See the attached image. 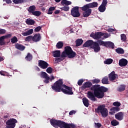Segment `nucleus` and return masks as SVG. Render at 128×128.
<instances>
[{
  "instance_id": "18",
  "label": "nucleus",
  "mask_w": 128,
  "mask_h": 128,
  "mask_svg": "<svg viewBox=\"0 0 128 128\" xmlns=\"http://www.w3.org/2000/svg\"><path fill=\"white\" fill-rule=\"evenodd\" d=\"M15 48H16V50H20L21 52L24 50L26 49L24 46L22 44H19L18 43H17L15 44Z\"/></svg>"
},
{
  "instance_id": "15",
  "label": "nucleus",
  "mask_w": 128,
  "mask_h": 128,
  "mask_svg": "<svg viewBox=\"0 0 128 128\" xmlns=\"http://www.w3.org/2000/svg\"><path fill=\"white\" fill-rule=\"evenodd\" d=\"M124 113L123 112H119L115 114V118H116V120H124Z\"/></svg>"
},
{
  "instance_id": "48",
  "label": "nucleus",
  "mask_w": 128,
  "mask_h": 128,
  "mask_svg": "<svg viewBox=\"0 0 128 128\" xmlns=\"http://www.w3.org/2000/svg\"><path fill=\"white\" fill-rule=\"evenodd\" d=\"M120 108L119 107H112L111 108V110H112L113 112H120Z\"/></svg>"
},
{
  "instance_id": "57",
  "label": "nucleus",
  "mask_w": 128,
  "mask_h": 128,
  "mask_svg": "<svg viewBox=\"0 0 128 128\" xmlns=\"http://www.w3.org/2000/svg\"><path fill=\"white\" fill-rule=\"evenodd\" d=\"M76 114V111L72 110L69 112L70 116H72V114Z\"/></svg>"
},
{
  "instance_id": "24",
  "label": "nucleus",
  "mask_w": 128,
  "mask_h": 128,
  "mask_svg": "<svg viewBox=\"0 0 128 128\" xmlns=\"http://www.w3.org/2000/svg\"><path fill=\"white\" fill-rule=\"evenodd\" d=\"M76 56V52H73L72 50L67 55V56H68V58H74V56Z\"/></svg>"
},
{
  "instance_id": "21",
  "label": "nucleus",
  "mask_w": 128,
  "mask_h": 128,
  "mask_svg": "<svg viewBox=\"0 0 128 128\" xmlns=\"http://www.w3.org/2000/svg\"><path fill=\"white\" fill-rule=\"evenodd\" d=\"M105 46L110 48H114V44L112 42H106Z\"/></svg>"
},
{
  "instance_id": "6",
  "label": "nucleus",
  "mask_w": 128,
  "mask_h": 128,
  "mask_svg": "<svg viewBox=\"0 0 128 128\" xmlns=\"http://www.w3.org/2000/svg\"><path fill=\"white\" fill-rule=\"evenodd\" d=\"M16 123H18V120L14 118H10L6 122V128H14Z\"/></svg>"
},
{
  "instance_id": "23",
  "label": "nucleus",
  "mask_w": 128,
  "mask_h": 128,
  "mask_svg": "<svg viewBox=\"0 0 128 128\" xmlns=\"http://www.w3.org/2000/svg\"><path fill=\"white\" fill-rule=\"evenodd\" d=\"M82 102L84 106H86V108H88V106H90L88 99L86 98H82Z\"/></svg>"
},
{
  "instance_id": "22",
  "label": "nucleus",
  "mask_w": 128,
  "mask_h": 128,
  "mask_svg": "<svg viewBox=\"0 0 128 128\" xmlns=\"http://www.w3.org/2000/svg\"><path fill=\"white\" fill-rule=\"evenodd\" d=\"M26 24H28V26H34V24L36 22L34 21V20L32 19H27L26 20Z\"/></svg>"
},
{
  "instance_id": "50",
  "label": "nucleus",
  "mask_w": 128,
  "mask_h": 128,
  "mask_svg": "<svg viewBox=\"0 0 128 128\" xmlns=\"http://www.w3.org/2000/svg\"><path fill=\"white\" fill-rule=\"evenodd\" d=\"M40 30H42V26H38L34 28V32H40Z\"/></svg>"
},
{
  "instance_id": "41",
  "label": "nucleus",
  "mask_w": 128,
  "mask_h": 128,
  "mask_svg": "<svg viewBox=\"0 0 128 128\" xmlns=\"http://www.w3.org/2000/svg\"><path fill=\"white\" fill-rule=\"evenodd\" d=\"M32 16H40V14H42V12L40 11H35L32 14Z\"/></svg>"
},
{
  "instance_id": "54",
  "label": "nucleus",
  "mask_w": 128,
  "mask_h": 128,
  "mask_svg": "<svg viewBox=\"0 0 128 128\" xmlns=\"http://www.w3.org/2000/svg\"><path fill=\"white\" fill-rule=\"evenodd\" d=\"M83 82H84V80L82 79L80 80L78 82V86H82Z\"/></svg>"
},
{
  "instance_id": "9",
  "label": "nucleus",
  "mask_w": 128,
  "mask_h": 128,
  "mask_svg": "<svg viewBox=\"0 0 128 128\" xmlns=\"http://www.w3.org/2000/svg\"><path fill=\"white\" fill-rule=\"evenodd\" d=\"M72 50V48L70 46H66L64 48V50L62 52V57L66 58L67 55L68 54H70Z\"/></svg>"
},
{
  "instance_id": "33",
  "label": "nucleus",
  "mask_w": 128,
  "mask_h": 128,
  "mask_svg": "<svg viewBox=\"0 0 128 128\" xmlns=\"http://www.w3.org/2000/svg\"><path fill=\"white\" fill-rule=\"evenodd\" d=\"M106 6H104L102 5H100L98 8V10L99 12H104L106 11Z\"/></svg>"
},
{
  "instance_id": "58",
  "label": "nucleus",
  "mask_w": 128,
  "mask_h": 128,
  "mask_svg": "<svg viewBox=\"0 0 128 128\" xmlns=\"http://www.w3.org/2000/svg\"><path fill=\"white\" fill-rule=\"evenodd\" d=\"M4 2H6V4H12V0H3Z\"/></svg>"
},
{
  "instance_id": "29",
  "label": "nucleus",
  "mask_w": 128,
  "mask_h": 128,
  "mask_svg": "<svg viewBox=\"0 0 128 128\" xmlns=\"http://www.w3.org/2000/svg\"><path fill=\"white\" fill-rule=\"evenodd\" d=\"M116 52L120 54H124V50L121 48H118L116 50Z\"/></svg>"
},
{
  "instance_id": "39",
  "label": "nucleus",
  "mask_w": 128,
  "mask_h": 128,
  "mask_svg": "<svg viewBox=\"0 0 128 128\" xmlns=\"http://www.w3.org/2000/svg\"><path fill=\"white\" fill-rule=\"evenodd\" d=\"M92 82V84H100V80L98 78H95L91 80Z\"/></svg>"
},
{
  "instance_id": "51",
  "label": "nucleus",
  "mask_w": 128,
  "mask_h": 128,
  "mask_svg": "<svg viewBox=\"0 0 128 128\" xmlns=\"http://www.w3.org/2000/svg\"><path fill=\"white\" fill-rule=\"evenodd\" d=\"M46 72L48 74H52V67H49L47 68V69L46 70Z\"/></svg>"
},
{
  "instance_id": "46",
  "label": "nucleus",
  "mask_w": 128,
  "mask_h": 128,
  "mask_svg": "<svg viewBox=\"0 0 128 128\" xmlns=\"http://www.w3.org/2000/svg\"><path fill=\"white\" fill-rule=\"evenodd\" d=\"M121 40L122 42H126V36L125 34H122L120 35Z\"/></svg>"
},
{
  "instance_id": "14",
  "label": "nucleus",
  "mask_w": 128,
  "mask_h": 128,
  "mask_svg": "<svg viewBox=\"0 0 128 128\" xmlns=\"http://www.w3.org/2000/svg\"><path fill=\"white\" fill-rule=\"evenodd\" d=\"M92 86V83L90 82H85L82 86L81 87L82 90H86V88H90Z\"/></svg>"
},
{
  "instance_id": "1",
  "label": "nucleus",
  "mask_w": 128,
  "mask_h": 128,
  "mask_svg": "<svg viewBox=\"0 0 128 128\" xmlns=\"http://www.w3.org/2000/svg\"><path fill=\"white\" fill-rule=\"evenodd\" d=\"M91 91L87 92V98H90V100L96 102V98H102L104 96V92H106L108 89V88L101 86L100 84L93 85L90 88Z\"/></svg>"
},
{
  "instance_id": "2",
  "label": "nucleus",
  "mask_w": 128,
  "mask_h": 128,
  "mask_svg": "<svg viewBox=\"0 0 128 128\" xmlns=\"http://www.w3.org/2000/svg\"><path fill=\"white\" fill-rule=\"evenodd\" d=\"M52 88L53 90H54L56 92H62L65 94H68V96L74 94V92H72V88L64 84L62 79H60L56 81V82L54 84L53 86H52Z\"/></svg>"
},
{
  "instance_id": "16",
  "label": "nucleus",
  "mask_w": 128,
  "mask_h": 128,
  "mask_svg": "<svg viewBox=\"0 0 128 128\" xmlns=\"http://www.w3.org/2000/svg\"><path fill=\"white\" fill-rule=\"evenodd\" d=\"M94 42L92 40H87L84 44V48H88L90 46H92Z\"/></svg>"
},
{
  "instance_id": "60",
  "label": "nucleus",
  "mask_w": 128,
  "mask_h": 128,
  "mask_svg": "<svg viewBox=\"0 0 128 128\" xmlns=\"http://www.w3.org/2000/svg\"><path fill=\"white\" fill-rule=\"evenodd\" d=\"M54 80V76H51V78L50 77L49 80H50V82H52V80Z\"/></svg>"
},
{
  "instance_id": "38",
  "label": "nucleus",
  "mask_w": 128,
  "mask_h": 128,
  "mask_svg": "<svg viewBox=\"0 0 128 128\" xmlns=\"http://www.w3.org/2000/svg\"><path fill=\"white\" fill-rule=\"evenodd\" d=\"M12 2H14V4H24V2H26V0H13Z\"/></svg>"
},
{
  "instance_id": "55",
  "label": "nucleus",
  "mask_w": 128,
  "mask_h": 128,
  "mask_svg": "<svg viewBox=\"0 0 128 128\" xmlns=\"http://www.w3.org/2000/svg\"><path fill=\"white\" fill-rule=\"evenodd\" d=\"M108 32H114V29L112 28H109L108 30Z\"/></svg>"
},
{
  "instance_id": "59",
  "label": "nucleus",
  "mask_w": 128,
  "mask_h": 128,
  "mask_svg": "<svg viewBox=\"0 0 128 128\" xmlns=\"http://www.w3.org/2000/svg\"><path fill=\"white\" fill-rule=\"evenodd\" d=\"M60 10H56L54 12V14H60Z\"/></svg>"
},
{
  "instance_id": "12",
  "label": "nucleus",
  "mask_w": 128,
  "mask_h": 128,
  "mask_svg": "<svg viewBox=\"0 0 128 128\" xmlns=\"http://www.w3.org/2000/svg\"><path fill=\"white\" fill-rule=\"evenodd\" d=\"M91 48L94 50L95 52H98L100 50V47L97 42H94L93 45L91 46Z\"/></svg>"
},
{
  "instance_id": "53",
  "label": "nucleus",
  "mask_w": 128,
  "mask_h": 128,
  "mask_svg": "<svg viewBox=\"0 0 128 128\" xmlns=\"http://www.w3.org/2000/svg\"><path fill=\"white\" fill-rule=\"evenodd\" d=\"M6 32V30L4 29H0V34H4Z\"/></svg>"
},
{
  "instance_id": "43",
  "label": "nucleus",
  "mask_w": 128,
  "mask_h": 128,
  "mask_svg": "<svg viewBox=\"0 0 128 128\" xmlns=\"http://www.w3.org/2000/svg\"><path fill=\"white\" fill-rule=\"evenodd\" d=\"M64 58L66 57H62L61 54L60 58H58L56 59V62H62V60H64Z\"/></svg>"
},
{
  "instance_id": "63",
  "label": "nucleus",
  "mask_w": 128,
  "mask_h": 128,
  "mask_svg": "<svg viewBox=\"0 0 128 128\" xmlns=\"http://www.w3.org/2000/svg\"><path fill=\"white\" fill-rule=\"evenodd\" d=\"M4 118H8V116H4Z\"/></svg>"
},
{
  "instance_id": "19",
  "label": "nucleus",
  "mask_w": 128,
  "mask_h": 128,
  "mask_svg": "<svg viewBox=\"0 0 128 128\" xmlns=\"http://www.w3.org/2000/svg\"><path fill=\"white\" fill-rule=\"evenodd\" d=\"M42 37L40 36V34H36L33 36V42H40Z\"/></svg>"
},
{
  "instance_id": "25",
  "label": "nucleus",
  "mask_w": 128,
  "mask_h": 128,
  "mask_svg": "<svg viewBox=\"0 0 128 128\" xmlns=\"http://www.w3.org/2000/svg\"><path fill=\"white\" fill-rule=\"evenodd\" d=\"M126 85L122 84L120 85L119 87L117 88L118 92H124L126 90Z\"/></svg>"
},
{
  "instance_id": "44",
  "label": "nucleus",
  "mask_w": 128,
  "mask_h": 128,
  "mask_svg": "<svg viewBox=\"0 0 128 128\" xmlns=\"http://www.w3.org/2000/svg\"><path fill=\"white\" fill-rule=\"evenodd\" d=\"M11 42L12 44H16V42H18V38L16 36H14L11 39Z\"/></svg>"
},
{
  "instance_id": "11",
  "label": "nucleus",
  "mask_w": 128,
  "mask_h": 128,
  "mask_svg": "<svg viewBox=\"0 0 128 128\" xmlns=\"http://www.w3.org/2000/svg\"><path fill=\"white\" fill-rule=\"evenodd\" d=\"M11 37L12 34H8L6 35L0 37V46H4V44H6V42H4V39L8 38Z\"/></svg>"
},
{
  "instance_id": "17",
  "label": "nucleus",
  "mask_w": 128,
  "mask_h": 128,
  "mask_svg": "<svg viewBox=\"0 0 128 128\" xmlns=\"http://www.w3.org/2000/svg\"><path fill=\"white\" fill-rule=\"evenodd\" d=\"M128 60L126 58H122L119 60L118 64L120 66H126L128 65Z\"/></svg>"
},
{
  "instance_id": "34",
  "label": "nucleus",
  "mask_w": 128,
  "mask_h": 128,
  "mask_svg": "<svg viewBox=\"0 0 128 128\" xmlns=\"http://www.w3.org/2000/svg\"><path fill=\"white\" fill-rule=\"evenodd\" d=\"M102 84H108V76L104 77L102 79Z\"/></svg>"
},
{
  "instance_id": "52",
  "label": "nucleus",
  "mask_w": 128,
  "mask_h": 128,
  "mask_svg": "<svg viewBox=\"0 0 128 128\" xmlns=\"http://www.w3.org/2000/svg\"><path fill=\"white\" fill-rule=\"evenodd\" d=\"M106 4H108V0H102V2L101 4V6H106Z\"/></svg>"
},
{
  "instance_id": "40",
  "label": "nucleus",
  "mask_w": 128,
  "mask_h": 128,
  "mask_svg": "<svg viewBox=\"0 0 128 128\" xmlns=\"http://www.w3.org/2000/svg\"><path fill=\"white\" fill-rule=\"evenodd\" d=\"M112 62H114V60H112V59L108 58L104 61V64H112Z\"/></svg>"
},
{
  "instance_id": "64",
  "label": "nucleus",
  "mask_w": 128,
  "mask_h": 128,
  "mask_svg": "<svg viewBox=\"0 0 128 128\" xmlns=\"http://www.w3.org/2000/svg\"><path fill=\"white\" fill-rule=\"evenodd\" d=\"M61 0H55V2H60Z\"/></svg>"
},
{
  "instance_id": "32",
  "label": "nucleus",
  "mask_w": 128,
  "mask_h": 128,
  "mask_svg": "<svg viewBox=\"0 0 128 128\" xmlns=\"http://www.w3.org/2000/svg\"><path fill=\"white\" fill-rule=\"evenodd\" d=\"M25 60L28 62H30L32 60V55L30 53H28L25 58Z\"/></svg>"
},
{
  "instance_id": "4",
  "label": "nucleus",
  "mask_w": 128,
  "mask_h": 128,
  "mask_svg": "<svg viewBox=\"0 0 128 128\" xmlns=\"http://www.w3.org/2000/svg\"><path fill=\"white\" fill-rule=\"evenodd\" d=\"M98 114H101L102 118H106L108 116V110L106 108V105H100L95 110Z\"/></svg>"
},
{
  "instance_id": "37",
  "label": "nucleus",
  "mask_w": 128,
  "mask_h": 128,
  "mask_svg": "<svg viewBox=\"0 0 128 128\" xmlns=\"http://www.w3.org/2000/svg\"><path fill=\"white\" fill-rule=\"evenodd\" d=\"M62 46H64V42H59L56 44V48L58 49L62 48Z\"/></svg>"
},
{
  "instance_id": "45",
  "label": "nucleus",
  "mask_w": 128,
  "mask_h": 128,
  "mask_svg": "<svg viewBox=\"0 0 128 128\" xmlns=\"http://www.w3.org/2000/svg\"><path fill=\"white\" fill-rule=\"evenodd\" d=\"M62 10H64V12H68L70 10V7L68 6H64L60 8Z\"/></svg>"
},
{
  "instance_id": "28",
  "label": "nucleus",
  "mask_w": 128,
  "mask_h": 128,
  "mask_svg": "<svg viewBox=\"0 0 128 128\" xmlns=\"http://www.w3.org/2000/svg\"><path fill=\"white\" fill-rule=\"evenodd\" d=\"M34 32L33 29H30L27 32H24L22 34L24 36H30V34H32Z\"/></svg>"
},
{
  "instance_id": "36",
  "label": "nucleus",
  "mask_w": 128,
  "mask_h": 128,
  "mask_svg": "<svg viewBox=\"0 0 128 128\" xmlns=\"http://www.w3.org/2000/svg\"><path fill=\"white\" fill-rule=\"evenodd\" d=\"M111 124L113 126H118L120 122L114 119L111 121Z\"/></svg>"
},
{
  "instance_id": "30",
  "label": "nucleus",
  "mask_w": 128,
  "mask_h": 128,
  "mask_svg": "<svg viewBox=\"0 0 128 128\" xmlns=\"http://www.w3.org/2000/svg\"><path fill=\"white\" fill-rule=\"evenodd\" d=\"M53 56L54 58H60V50H55L53 52Z\"/></svg>"
},
{
  "instance_id": "47",
  "label": "nucleus",
  "mask_w": 128,
  "mask_h": 128,
  "mask_svg": "<svg viewBox=\"0 0 128 128\" xmlns=\"http://www.w3.org/2000/svg\"><path fill=\"white\" fill-rule=\"evenodd\" d=\"M97 43L98 44H100V46H106V42L102 40H98Z\"/></svg>"
},
{
  "instance_id": "20",
  "label": "nucleus",
  "mask_w": 128,
  "mask_h": 128,
  "mask_svg": "<svg viewBox=\"0 0 128 128\" xmlns=\"http://www.w3.org/2000/svg\"><path fill=\"white\" fill-rule=\"evenodd\" d=\"M36 10V6L33 5L30 6L27 10L28 12H30V14H32Z\"/></svg>"
},
{
  "instance_id": "49",
  "label": "nucleus",
  "mask_w": 128,
  "mask_h": 128,
  "mask_svg": "<svg viewBox=\"0 0 128 128\" xmlns=\"http://www.w3.org/2000/svg\"><path fill=\"white\" fill-rule=\"evenodd\" d=\"M120 102H116L113 103V106L118 108V106H120Z\"/></svg>"
},
{
  "instance_id": "7",
  "label": "nucleus",
  "mask_w": 128,
  "mask_h": 128,
  "mask_svg": "<svg viewBox=\"0 0 128 128\" xmlns=\"http://www.w3.org/2000/svg\"><path fill=\"white\" fill-rule=\"evenodd\" d=\"M70 14L74 18H80V7L76 6L72 8Z\"/></svg>"
},
{
  "instance_id": "56",
  "label": "nucleus",
  "mask_w": 128,
  "mask_h": 128,
  "mask_svg": "<svg viewBox=\"0 0 128 128\" xmlns=\"http://www.w3.org/2000/svg\"><path fill=\"white\" fill-rule=\"evenodd\" d=\"M96 126L98 128H100L102 126V124L100 122L95 123Z\"/></svg>"
},
{
  "instance_id": "13",
  "label": "nucleus",
  "mask_w": 128,
  "mask_h": 128,
  "mask_svg": "<svg viewBox=\"0 0 128 128\" xmlns=\"http://www.w3.org/2000/svg\"><path fill=\"white\" fill-rule=\"evenodd\" d=\"M118 78V74H116V72L113 71L108 74V78L110 82H114Z\"/></svg>"
},
{
  "instance_id": "10",
  "label": "nucleus",
  "mask_w": 128,
  "mask_h": 128,
  "mask_svg": "<svg viewBox=\"0 0 128 128\" xmlns=\"http://www.w3.org/2000/svg\"><path fill=\"white\" fill-rule=\"evenodd\" d=\"M48 66L50 65H48V64L46 62L42 60H38V66H40V68H42V70H46V68H48Z\"/></svg>"
},
{
  "instance_id": "3",
  "label": "nucleus",
  "mask_w": 128,
  "mask_h": 128,
  "mask_svg": "<svg viewBox=\"0 0 128 128\" xmlns=\"http://www.w3.org/2000/svg\"><path fill=\"white\" fill-rule=\"evenodd\" d=\"M90 36L94 38V40H104L108 38V34L102 32H96L95 33H92Z\"/></svg>"
},
{
  "instance_id": "42",
  "label": "nucleus",
  "mask_w": 128,
  "mask_h": 128,
  "mask_svg": "<svg viewBox=\"0 0 128 128\" xmlns=\"http://www.w3.org/2000/svg\"><path fill=\"white\" fill-rule=\"evenodd\" d=\"M32 40H33V36H26L25 38L26 42H31Z\"/></svg>"
},
{
  "instance_id": "26",
  "label": "nucleus",
  "mask_w": 128,
  "mask_h": 128,
  "mask_svg": "<svg viewBox=\"0 0 128 128\" xmlns=\"http://www.w3.org/2000/svg\"><path fill=\"white\" fill-rule=\"evenodd\" d=\"M61 4H62V6H64V4L65 6H70V4H72V2L68 0H62Z\"/></svg>"
},
{
  "instance_id": "27",
  "label": "nucleus",
  "mask_w": 128,
  "mask_h": 128,
  "mask_svg": "<svg viewBox=\"0 0 128 128\" xmlns=\"http://www.w3.org/2000/svg\"><path fill=\"white\" fill-rule=\"evenodd\" d=\"M82 42H84L82 39L79 38L76 40V46H82Z\"/></svg>"
},
{
  "instance_id": "8",
  "label": "nucleus",
  "mask_w": 128,
  "mask_h": 128,
  "mask_svg": "<svg viewBox=\"0 0 128 128\" xmlns=\"http://www.w3.org/2000/svg\"><path fill=\"white\" fill-rule=\"evenodd\" d=\"M40 76V78H44V84H50V76H48V74L46 72H41Z\"/></svg>"
},
{
  "instance_id": "31",
  "label": "nucleus",
  "mask_w": 128,
  "mask_h": 128,
  "mask_svg": "<svg viewBox=\"0 0 128 128\" xmlns=\"http://www.w3.org/2000/svg\"><path fill=\"white\" fill-rule=\"evenodd\" d=\"M90 8H96L98 6V4L97 2H94L92 3L88 4Z\"/></svg>"
},
{
  "instance_id": "5",
  "label": "nucleus",
  "mask_w": 128,
  "mask_h": 128,
  "mask_svg": "<svg viewBox=\"0 0 128 128\" xmlns=\"http://www.w3.org/2000/svg\"><path fill=\"white\" fill-rule=\"evenodd\" d=\"M82 10L84 12H82L84 18H88V16H90L92 14V9H90V7L88 4L83 6L82 8Z\"/></svg>"
},
{
  "instance_id": "62",
  "label": "nucleus",
  "mask_w": 128,
  "mask_h": 128,
  "mask_svg": "<svg viewBox=\"0 0 128 128\" xmlns=\"http://www.w3.org/2000/svg\"><path fill=\"white\" fill-rule=\"evenodd\" d=\"M4 60V58L0 56V62H2Z\"/></svg>"
},
{
  "instance_id": "61",
  "label": "nucleus",
  "mask_w": 128,
  "mask_h": 128,
  "mask_svg": "<svg viewBox=\"0 0 128 128\" xmlns=\"http://www.w3.org/2000/svg\"><path fill=\"white\" fill-rule=\"evenodd\" d=\"M0 74H1V76H6L4 72L3 71H0Z\"/></svg>"
},
{
  "instance_id": "35",
  "label": "nucleus",
  "mask_w": 128,
  "mask_h": 128,
  "mask_svg": "<svg viewBox=\"0 0 128 128\" xmlns=\"http://www.w3.org/2000/svg\"><path fill=\"white\" fill-rule=\"evenodd\" d=\"M56 10V7L51 6L48 10V14H52V12Z\"/></svg>"
}]
</instances>
